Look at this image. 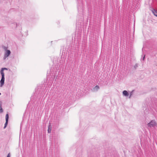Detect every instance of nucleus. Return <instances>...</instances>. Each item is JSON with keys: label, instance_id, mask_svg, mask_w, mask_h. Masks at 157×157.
I'll list each match as a JSON object with an SVG mask.
<instances>
[{"label": "nucleus", "instance_id": "f8f14e48", "mask_svg": "<svg viewBox=\"0 0 157 157\" xmlns=\"http://www.w3.org/2000/svg\"><path fill=\"white\" fill-rule=\"evenodd\" d=\"M156 13H157V11H156Z\"/></svg>", "mask_w": 157, "mask_h": 157}, {"label": "nucleus", "instance_id": "f03ea898", "mask_svg": "<svg viewBox=\"0 0 157 157\" xmlns=\"http://www.w3.org/2000/svg\"><path fill=\"white\" fill-rule=\"evenodd\" d=\"M157 125L156 122L154 120L151 121L150 123L147 124L148 127H154Z\"/></svg>", "mask_w": 157, "mask_h": 157}, {"label": "nucleus", "instance_id": "1a4fd4ad", "mask_svg": "<svg viewBox=\"0 0 157 157\" xmlns=\"http://www.w3.org/2000/svg\"><path fill=\"white\" fill-rule=\"evenodd\" d=\"M7 70V68H2L0 71H2L3 72V70Z\"/></svg>", "mask_w": 157, "mask_h": 157}, {"label": "nucleus", "instance_id": "39448f33", "mask_svg": "<svg viewBox=\"0 0 157 157\" xmlns=\"http://www.w3.org/2000/svg\"><path fill=\"white\" fill-rule=\"evenodd\" d=\"M123 94L125 96H128V94L127 91L126 90H124L123 91Z\"/></svg>", "mask_w": 157, "mask_h": 157}, {"label": "nucleus", "instance_id": "9d476101", "mask_svg": "<svg viewBox=\"0 0 157 157\" xmlns=\"http://www.w3.org/2000/svg\"><path fill=\"white\" fill-rule=\"evenodd\" d=\"M3 112V110L1 107L0 106V112L2 113Z\"/></svg>", "mask_w": 157, "mask_h": 157}, {"label": "nucleus", "instance_id": "6e6552de", "mask_svg": "<svg viewBox=\"0 0 157 157\" xmlns=\"http://www.w3.org/2000/svg\"><path fill=\"white\" fill-rule=\"evenodd\" d=\"M152 12L157 17V13H156V11L154 10L152 11Z\"/></svg>", "mask_w": 157, "mask_h": 157}, {"label": "nucleus", "instance_id": "20e7f679", "mask_svg": "<svg viewBox=\"0 0 157 157\" xmlns=\"http://www.w3.org/2000/svg\"><path fill=\"white\" fill-rule=\"evenodd\" d=\"M9 118V117L8 114H7L6 115V123H5V126H4V128H6V127L7 126V124H8Z\"/></svg>", "mask_w": 157, "mask_h": 157}, {"label": "nucleus", "instance_id": "7ed1b4c3", "mask_svg": "<svg viewBox=\"0 0 157 157\" xmlns=\"http://www.w3.org/2000/svg\"><path fill=\"white\" fill-rule=\"evenodd\" d=\"M11 52L9 50H6L5 53L4 59H5L6 57H8L10 54Z\"/></svg>", "mask_w": 157, "mask_h": 157}, {"label": "nucleus", "instance_id": "f257e3e1", "mask_svg": "<svg viewBox=\"0 0 157 157\" xmlns=\"http://www.w3.org/2000/svg\"><path fill=\"white\" fill-rule=\"evenodd\" d=\"M0 73L2 75V78L0 81V83L1 84V86H2L4 84L5 80L4 73V72L2 71H0Z\"/></svg>", "mask_w": 157, "mask_h": 157}, {"label": "nucleus", "instance_id": "ddd939ff", "mask_svg": "<svg viewBox=\"0 0 157 157\" xmlns=\"http://www.w3.org/2000/svg\"><path fill=\"white\" fill-rule=\"evenodd\" d=\"M1 93H0V95H1Z\"/></svg>", "mask_w": 157, "mask_h": 157}, {"label": "nucleus", "instance_id": "0eeeda50", "mask_svg": "<svg viewBox=\"0 0 157 157\" xmlns=\"http://www.w3.org/2000/svg\"><path fill=\"white\" fill-rule=\"evenodd\" d=\"M50 127V126L49 125L48 127V132L49 133H51L52 131L51 128Z\"/></svg>", "mask_w": 157, "mask_h": 157}, {"label": "nucleus", "instance_id": "9b49d317", "mask_svg": "<svg viewBox=\"0 0 157 157\" xmlns=\"http://www.w3.org/2000/svg\"><path fill=\"white\" fill-rule=\"evenodd\" d=\"M7 157H10V154L9 153L7 156Z\"/></svg>", "mask_w": 157, "mask_h": 157}, {"label": "nucleus", "instance_id": "423d86ee", "mask_svg": "<svg viewBox=\"0 0 157 157\" xmlns=\"http://www.w3.org/2000/svg\"><path fill=\"white\" fill-rule=\"evenodd\" d=\"M100 88L98 86L96 85L94 88V89L95 90H98Z\"/></svg>", "mask_w": 157, "mask_h": 157}]
</instances>
